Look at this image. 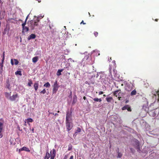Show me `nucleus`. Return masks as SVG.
Returning <instances> with one entry per match:
<instances>
[{"label":"nucleus","mask_w":159,"mask_h":159,"mask_svg":"<svg viewBox=\"0 0 159 159\" xmlns=\"http://www.w3.org/2000/svg\"><path fill=\"white\" fill-rule=\"evenodd\" d=\"M81 24H83L85 25L86 23H85L84 22V21L83 20H82V22L81 23Z\"/></svg>","instance_id":"nucleus-41"},{"label":"nucleus","mask_w":159,"mask_h":159,"mask_svg":"<svg viewBox=\"0 0 159 159\" xmlns=\"http://www.w3.org/2000/svg\"><path fill=\"white\" fill-rule=\"evenodd\" d=\"M131 96L135 95L136 94V91L135 89L133 90L131 93Z\"/></svg>","instance_id":"nucleus-24"},{"label":"nucleus","mask_w":159,"mask_h":159,"mask_svg":"<svg viewBox=\"0 0 159 159\" xmlns=\"http://www.w3.org/2000/svg\"><path fill=\"white\" fill-rule=\"evenodd\" d=\"M34 128H33L32 129V132L33 133H34Z\"/></svg>","instance_id":"nucleus-46"},{"label":"nucleus","mask_w":159,"mask_h":159,"mask_svg":"<svg viewBox=\"0 0 159 159\" xmlns=\"http://www.w3.org/2000/svg\"><path fill=\"white\" fill-rule=\"evenodd\" d=\"M18 95L17 94L13 95L11 97V100L12 101H14L16 99Z\"/></svg>","instance_id":"nucleus-13"},{"label":"nucleus","mask_w":159,"mask_h":159,"mask_svg":"<svg viewBox=\"0 0 159 159\" xmlns=\"http://www.w3.org/2000/svg\"><path fill=\"white\" fill-rule=\"evenodd\" d=\"M73 155H72L70 157L69 159H73Z\"/></svg>","instance_id":"nucleus-39"},{"label":"nucleus","mask_w":159,"mask_h":159,"mask_svg":"<svg viewBox=\"0 0 159 159\" xmlns=\"http://www.w3.org/2000/svg\"><path fill=\"white\" fill-rule=\"evenodd\" d=\"M158 20V19H156L155 20V21H157Z\"/></svg>","instance_id":"nucleus-47"},{"label":"nucleus","mask_w":159,"mask_h":159,"mask_svg":"<svg viewBox=\"0 0 159 159\" xmlns=\"http://www.w3.org/2000/svg\"><path fill=\"white\" fill-rule=\"evenodd\" d=\"M127 88H128V86L125 87V89L126 90H127L128 91H130L131 90V89L130 88H129V89Z\"/></svg>","instance_id":"nucleus-34"},{"label":"nucleus","mask_w":159,"mask_h":159,"mask_svg":"<svg viewBox=\"0 0 159 159\" xmlns=\"http://www.w3.org/2000/svg\"><path fill=\"white\" fill-rule=\"evenodd\" d=\"M25 123L24 125H26V121H25Z\"/></svg>","instance_id":"nucleus-50"},{"label":"nucleus","mask_w":159,"mask_h":159,"mask_svg":"<svg viewBox=\"0 0 159 159\" xmlns=\"http://www.w3.org/2000/svg\"><path fill=\"white\" fill-rule=\"evenodd\" d=\"M34 87L35 90V91H36L38 90L39 87V84L38 83V82H36L34 84Z\"/></svg>","instance_id":"nucleus-12"},{"label":"nucleus","mask_w":159,"mask_h":159,"mask_svg":"<svg viewBox=\"0 0 159 159\" xmlns=\"http://www.w3.org/2000/svg\"><path fill=\"white\" fill-rule=\"evenodd\" d=\"M54 115L55 116H57L58 115V114L57 113H56L55 114H54Z\"/></svg>","instance_id":"nucleus-48"},{"label":"nucleus","mask_w":159,"mask_h":159,"mask_svg":"<svg viewBox=\"0 0 159 159\" xmlns=\"http://www.w3.org/2000/svg\"><path fill=\"white\" fill-rule=\"evenodd\" d=\"M22 151H23V150H22V148L19 149V151L20 152Z\"/></svg>","instance_id":"nucleus-44"},{"label":"nucleus","mask_w":159,"mask_h":159,"mask_svg":"<svg viewBox=\"0 0 159 159\" xmlns=\"http://www.w3.org/2000/svg\"><path fill=\"white\" fill-rule=\"evenodd\" d=\"M79 159H81V158H80Z\"/></svg>","instance_id":"nucleus-61"},{"label":"nucleus","mask_w":159,"mask_h":159,"mask_svg":"<svg viewBox=\"0 0 159 159\" xmlns=\"http://www.w3.org/2000/svg\"><path fill=\"white\" fill-rule=\"evenodd\" d=\"M36 38V35L34 34H31L28 38V40L32 39H34Z\"/></svg>","instance_id":"nucleus-10"},{"label":"nucleus","mask_w":159,"mask_h":159,"mask_svg":"<svg viewBox=\"0 0 159 159\" xmlns=\"http://www.w3.org/2000/svg\"><path fill=\"white\" fill-rule=\"evenodd\" d=\"M94 34L95 36V37H97L98 36V33L97 32H95L94 33Z\"/></svg>","instance_id":"nucleus-33"},{"label":"nucleus","mask_w":159,"mask_h":159,"mask_svg":"<svg viewBox=\"0 0 159 159\" xmlns=\"http://www.w3.org/2000/svg\"><path fill=\"white\" fill-rule=\"evenodd\" d=\"M44 86L46 87H50V84L49 82H47L44 85Z\"/></svg>","instance_id":"nucleus-28"},{"label":"nucleus","mask_w":159,"mask_h":159,"mask_svg":"<svg viewBox=\"0 0 159 159\" xmlns=\"http://www.w3.org/2000/svg\"><path fill=\"white\" fill-rule=\"evenodd\" d=\"M49 27H50V28H51V26H50V25L49 26Z\"/></svg>","instance_id":"nucleus-56"},{"label":"nucleus","mask_w":159,"mask_h":159,"mask_svg":"<svg viewBox=\"0 0 159 159\" xmlns=\"http://www.w3.org/2000/svg\"><path fill=\"white\" fill-rule=\"evenodd\" d=\"M29 29L28 27L25 26L24 27V28H23V30L25 31V32H27L29 31Z\"/></svg>","instance_id":"nucleus-27"},{"label":"nucleus","mask_w":159,"mask_h":159,"mask_svg":"<svg viewBox=\"0 0 159 159\" xmlns=\"http://www.w3.org/2000/svg\"><path fill=\"white\" fill-rule=\"evenodd\" d=\"M63 71V69L58 70L57 71V75L58 76H59L61 75V72Z\"/></svg>","instance_id":"nucleus-21"},{"label":"nucleus","mask_w":159,"mask_h":159,"mask_svg":"<svg viewBox=\"0 0 159 159\" xmlns=\"http://www.w3.org/2000/svg\"><path fill=\"white\" fill-rule=\"evenodd\" d=\"M46 93V91L45 89H44L42 91L40 92V93L44 94Z\"/></svg>","instance_id":"nucleus-32"},{"label":"nucleus","mask_w":159,"mask_h":159,"mask_svg":"<svg viewBox=\"0 0 159 159\" xmlns=\"http://www.w3.org/2000/svg\"><path fill=\"white\" fill-rule=\"evenodd\" d=\"M33 84L32 81L31 80H29V82L28 83V85L29 86H31V84Z\"/></svg>","instance_id":"nucleus-30"},{"label":"nucleus","mask_w":159,"mask_h":159,"mask_svg":"<svg viewBox=\"0 0 159 159\" xmlns=\"http://www.w3.org/2000/svg\"><path fill=\"white\" fill-rule=\"evenodd\" d=\"M103 96L104 97H106V95H105V94H104V95H103Z\"/></svg>","instance_id":"nucleus-53"},{"label":"nucleus","mask_w":159,"mask_h":159,"mask_svg":"<svg viewBox=\"0 0 159 159\" xmlns=\"http://www.w3.org/2000/svg\"><path fill=\"white\" fill-rule=\"evenodd\" d=\"M51 114H52L53 115H54V113H52Z\"/></svg>","instance_id":"nucleus-54"},{"label":"nucleus","mask_w":159,"mask_h":159,"mask_svg":"<svg viewBox=\"0 0 159 159\" xmlns=\"http://www.w3.org/2000/svg\"><path fill=\"white\" fill-rule=\"evenodd\" d=\"M86 59L87 60V59L89 57H88V56H86Z\"/></svg>","instance_id":"nucleus-51"},{"label":"nucleus","mask_w":159,"mask_h":159,"mask_svg":"<svg viewBox=\"0 0 159 159\" xmlns=\"http://www.w3.org/2000/svg\"><path fill=\"white\" fill-rule=\"evenodd\" d=\"M3 123L0 122V138H2L3 135L2 134V132L3 129Z\"/></svg>","instance_id":"nucleus-6"},{"label":"nucleus","mask_w":159,"mask_h":159,"mask_svg":"<svg viewBox=\"0 0 159 159\" xmlns=\"http://www.w3.org/2000/svg\"><path fill=\"white\" fill-rule=\"evenodd\" d=\"M50 153L51 156H53L54 157L55 156L56 152L55 150L54 149H53L51 151Z\"/></svg>","instance_id":"nucleus-11"},{"label":"nucleus","mask_w":159,"mask_h":159,"mask_svg":"<svg viewBox=\"0 0 159 159\" xmlns=\"http://www.w3.org/2000/svg\"><path fill=\"white\" fill-rule=\"evenodd\" d=\"M39 21V20L37 19V21L35 20H31L29 24V26L31 30H33L35 28V27L38 26V22Z\"/></svg>","instance_id":"nucleus-1"},{"label":"nucleus","mask_w":159,"mask_h":159,"mask_svg":"<svg viewBox=\"0 0 159 159\" xmlns=\"http://www.w3.org/2000/svg\"><path fill=\"white\" fill-rule=\"evenodd\" d=\"M157 94L158 97H159V91H157Z\"/></svg>","instance_id":"nucleus-42"},{"label":"nucleus","mask_w":159,"mask_h":159,"mask_svg":"<svg viewBox=\"0 0 159 159\" xmlns=\"http://www.w3.org/2000/svg\"><path fill=\"white\" fill-rule=\"evenodd\" d=\"M14 61L15 63L16 62V61Z\"/></svg>","instance_id":"nucleus-60"},{"label":"nucleus","mask_w":159,"mask_h":159,"mask_svg":"<svg viewBox=\"0 0 159 159\" xmlns=\"http://www.w3.org/2000/svg\"><path fill=\"white\" fill-rule=\"evenodd\" d=\"M51 157V154L49 153L48 152H47L46 153V155L44 157V159H48Z\"/></svg>","instance_id":"nucleus-14"},{"label":"nucleus","mask_w":159,"mask_h":159,"mask_svg":"<svg viewBox=\"0 0 159 159\" xmlns=\"http://www.w3.org/2000/svg\"><path fill=\"white\" fill-rule=\"evenodd\" d=\"M5 97L8 99H10V94L8 93L5 92Z\"/></svg>","instance_id":"nucleus-22"},{"label":"nucleus","mask_w":159,"mask_h":159,"mask_svg":"<svg viewBox=\"0 0 159 159\" xmlns=\"http://www.w3.org/2000/svg\"><path fill=\"white\" fill-rule=\"evenodd\" d=\"M38 57H35L32 58V61L34 63L36 62L38 60Z\"/></svg>","instance_id":"nucleus-18"},{"label":"nucleus","mask_w":159,"mask_h":159,"mask_svg":"<svg viewBox=\"0 0 159 159\" xmlns=\"http://www.w3.org/2000/svg\"><path fill=\"white\" fill-rule=\"evenodd\" d=\"M4 52L3 53V57L2 60H1V62H0V72L1 73L2 72V68H3V63L4 60Z\"/></svg>","instance_id":"nucleus-5"},{"label":"nucleus","mask_w":159,"mask_h":159,"mask_svg":"<svg viewBox=\"0 0 159 159\" xmlns=\"http://www.w3.org/2000/svg\"><path fill=\"white\" fill-rule=\"evenodd\" d=\"M121 98V97H118V99H119V100H120V98Z\"/></svg>","instance_id":"nucleus-49"},{"label":"nucleus","mask_w":159,"mask_h":159,"mask_svg":"<svg viewBox=\"0 0 159 159\" xmlns=\"http://www.w3.org/2000/svg\"><path fill=\"white\" fill-rule=\"evenodd\" d=\"M107 101L108 102H110L111 100H113V98L112 97H109L106 98Z\"/></svg>","instance_id":"nucleus-19"},{"label":"nucleus","mask_w":159,"mask_h":159,"mask_svg":"<svg viewBox=\"0 0 159 159\" xmlns=\"http://www.w3.org/2000/svg\"><path fill=\"white\" fill-rule=\"evenodd\" d=\"M27 19H28V16H27V17L25 20V22L22 24V28H24V27H25V25L26 24V22L27 20Z\"/></svg>","instance_id":"nucleus-23"},{"label":"nucleus","mask_w":159,"mask_h":159,"mask_svg":"<svg viewBox=\"0 0 159 159\" xmlns=\"http://www.w3.org/2000/svg\"><path fill=\"white\" fill-rule=\"evenodd\" d=\"M66 121H70L72 116V112L68 111L66 113Z\"/></svg>","instance_id":"nucleus-4"},{"label":"nucleus","mask_w":159,"mask_h":159,"mask_svg":"<svg viewBox=\"0 0 159 159\" xmlns=\"http://www.w3.org/2000/svg\"><path fill=\"white\" fill-rule=\"evenodd\" d=\"M6 86L7 87V88L8 89H10V84H9V79H8L6 81Z\"/></svg>","instance_id":"nucleus-15"},{"label":"nucleus","mask_w":159,"mask_h":159,"mask_svg":"<svg viewBox=\"0 0 159 159\" xmlns=\"http://www.w3.org/2000/svg\"><path fill=\"white\" fill-rule=\"evenodd\" d=\"M122 154L121 153L118 152V155L117 156V158H121L122 156Z\"/></svg>","instance_id":"nucleus-29"},{"label":"nucleus","mask_w":159,"mask_h":159,"mask_svg":"<svg viewBox=\"0 0 159 159\" xmlns=\"http://www.w3.org/2000/svg\"><path fill=\"white\" fill-rule=\"evenodd\" d=\"M59 112H60V111H57V112H58V113H59Z\"/></svg>","instance_id":"nucleus-55"},{"label":"nucleus","mask_w":159,"mask_h":159,"mask_svg":"<svg viewBox=\"0 0 159 159\" xmlns=\"http://www.w3.org/2000/svg\"><path fill=\"white\" fill-rule=\"evenodd\" d=\"M17 129H18V130H19L20 131H21L22 130V129H20V128L19 126H17Z\"/></svg>","instance_id":"nucleus-37"},{"label":"nucleus","mask_w":159,"mask_h":159,"mask_svg":"<svg viewBox=\"0 0 159 159\" xmlns=\"http://www.w3.org/2000/svg\"><path fill=\"white\" fill-rule=\"evenodd\" d=\"M26 120L27 122L29 125H30V122H32L33 121V120L31 118L27 119Z\"/></svg>","instance_id":"nucleus-17"},{"label":"nucleus","mask_w":159,"mask_h":159,"mask_svg":"<svg viewBox=\"0 0 159 159\" xmlns=\"http://www.w3.org/2000/svg\"><path fill=\"white\" fill-rule=\"evenodd\" d=\"M59 86L57 84V81H56L53 85V88L52 89L53 93H55L58 90V88H59Z\"/></svg>","instance_id":"nucleus-3"},{"label":"nucleus","mask_w":159,"mask_h":159,"mask_svg":"<svg viewBox=\"0 0 159 159\" xmlns=\"http://www.w3.org/2000/svg\"><path fill=\"white\" fill-rule=\"evenodd\" d=\"M81 129L79 127H77V128L76 130L75 131V134H77L78 132H81Z\"/></svg>","instance_id":"nucleus-26"},{"label":"nucleus","mask_w":159,"mask_h":159,"mask_svg":"<svg viewBox=\"0 0 159 159\" xmlns=\"http://www.w3.org/2000/svg\"><path fill=\"white\" fill-rule=\"evenodd\" d=\"M20 20V21H22V20Z\"/></svg>","instance_id":"nucleus-57"},{"label":"nucleus","mask_w":159,"mask_h":159,"mask_svg":"<svg viewBox=\"0 0 159 159\" xmlns=\"http://www.w3.org/2000/svg\"><path fill=\"white\" fill-rule=\"evenodd\" d=\"M98 93L99 95H101L103 93V91H100Z\"/></svg>","instance_id":"nucleus-36"},{"label":"nucleus","mask_w":159,"mask_h":159,"mask_svg":"<svg viewBox=\"0 0 159 159\" xmlns=\"http://www.w3.org/2000/svg\"><path fill=\"white\" fill-rule=\"evenodd\" d=\"M15 74L16 75H19L21 76L22 75L21 72V71H17L15 72Z\"/></svg>","instance_id":"nucleus-25"},{"label":"nucleus","mask_w":159,"mask_h":159,"mask_svg":"<svg viewBox=\"0 0 159 159\" xmlns=\"http://www.w3.org/2000/svg\"><path fill=\"white\" fill-rule=\"evenodd\" d=\"M11 63L12 65H13L14 64L16 65L18 64L19 62L17 59H14L13 60L11 59Z\"/></svg>","instance_id":"nucleus-8"},{"label":"nucleus","mask_w":159,"mask_h":159,"mask_svg":"<svg viewBox=\"0 0 159 159\" xmlns=\"http://www.w3.org/2000/svg\"><path fill=\"white\" fill-rule=\"evenodd\" d=\"M22 149L23 150V151H25L30 152V150L29 149V148L25 147H23L22 148Z\"/></svg>","instance_id":"nucleus-16"},{"label":"nucleus","mask_w":159,"mask_h":159,"mask_svg":"<svg viewBox=\"0 0 159 159\" xmlns=\"http://www.w3.org/2000/svg\"><path fill=\"white\" fill-rule=\"evenodd\" d=\"M83 98L84 99V100H86V98L85 96H84Z\"/></svg>","instance_id":"nucleus-43"},{"label":"nucleus","mask_w":159,"mask_h":159,"mask_svg":"<svg viewBox=\"0 0 159 159\" xmlns=\"http://www.w3.org/2000/svg\"><path fill=\"white\" fill-rule=\"evenodd\" d=\"M137 143H138V146L137 147V148H138V150H140V149L139 148V142H138Z\"/></svg>","instance_id":"nucleus-40"},{"label":"nucleus","mask_w":159,"mask_h":159,"mask_svg":"<svg viewBox=\"0 0 159 159\" xmlns=\"http://www.w3.org/2000/svg\"><path fill=\"white\" fill-rule=\"evenodd\" d=\"M72 148V146L71 145H69L68 146V150L70 151L71 150Z\"/></svg>","instance_id":"nucleus-31"},{"label":"nucleus","mask_w":159,"mask_h":159,"mask_svg":"<svg viewBox=\"0 0 159 159\" xmlns=\"http://www.w3.org/2000/svg\"><path fill=\"white\" fill-rule=\"evenodd\" d=\"M48 112L49 113V114H51V113H51V112H50L49 111H48Z\"/></svg>","instance_id":"nucleus-52"},{"label":"nucleus","mask_w":159,"mask_h":159,"mask_svg":"<svg viewBox=\"0 0 159 159\" xmlns=\"http://www.w3.org/2000/svg\"><path fill=\"white\" fill-rule=\"evenodd\" d=\"M121 93V90H117L115 91L113 93V94L114 96L116 97H117V96H119L120 95V94Z\"/></svg>","instance_id":"nucleus-9"},{"label":"nucleus","mask_w":159,"mask_h":159,"mask_svg":"<svg viewBox=\"0 0 159 159\" xmlns=\"http://www.w3.org/2000/svg\"><path fill=\"white\" fill-rule=\"evenodd\" d=\"M66 127L68 131L70 130L73 127V125L70 121H66Z\"/></svg>","instance_id":"nucleus-2"},{"label":"nucleus","mask_w":159,"mask_h":159,"mask_svg":"<svg viewBox=\"0 0 159 159\" xmlns=\"http://www.w3.org/2000/svg\"><path fill=\"white\" fill-rule=\"evenodd\" d=\"M95 102H93V103H95Z\"/></svg>","instance_id":"nucleus-59"},{"label":"nucleus","mask_w":159,"mask_h":159,"mask_svg":"<svg viewBox=\"0 0 159 159\" xmlns=\"http://www.w3.org/2000/svg\"><path fill=\"white\" fill-rule=\"evenodd\" d=\"M43 16H39V18H40V19L42 18H43Z\"/></svg>","instance_id":"nucleus-45"},{"label":"nucleus","mask_w":159,"mask_h":159,"mask_svg":"<svg viewBox=\"0 0 159 159\" xmlns=\"http://www.w3.org/2000/svg\"><path fill=\"white\" fill-rule=\"evenodd\" d=\"M55 157H54V156H51L50 159H54V158Z\"/></svg>","instance_id":"nucleus-38"},{"label":"nucleus","mask_w":159,"mask_h":159,"mask_svg":"<svg viewBox=\"0 0 159 159\" xmlns=\"http://www.w3.org/2000/svg\"><path fill=\"white\" fill-rule=\"evenodd\" d=\"M122 109L123 110H125L127 109L129 111H131V109L130 107L128 105H125L124 106L122 107Z\"/></svg>","instance_id":"nucleus-7"},{"label":"nucleus","mask_w":159,"mask_h":159,"mask_svg":"<svg viewBox=\"0 0 159 159\" xmlns=\"http://www.w3.org/2000/svg\"><path fill=\"white\" fill-rule=\"evenodd\" d=\"M89 15H90V14L89 13Z\"/></svg>","instance_id":"nucleus-58"},{"label":"nucleus","mask_w":159,"mask_h":159,"mask_svg":"<svg viewBox=\"0 0 159 159\" xmlns=\"http://www.w3.org/2000/svg\"><path fill=\"white\" fill-rule=\"evenodd\" d=\"M93 100L95 102H101L102 101V100L101 98H94L93 99Z\"/></svg>","instance_id":"nucleus-20"},{"label":"nucleus","mask_w":159,"mask_h":159,"mask_svg":"<svg viewBox=\"0 0 159 159\" xmlns=\"http://www.w3.org/2000/svg\"><path fill=\"white\" fill-rule=\"evenodd\" d=\"M68 155H66L64 156L63 159H67L68 158Z\"/></svg>","instance_id":"nucleus-35"}]
</instances>
